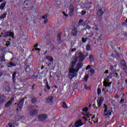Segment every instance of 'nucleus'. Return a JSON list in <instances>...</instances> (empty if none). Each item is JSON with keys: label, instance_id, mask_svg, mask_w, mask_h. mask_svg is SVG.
Masks as SVG:
<instances>
[{"label": "nucleus", "instance_id": "1", "mask_svg": "<svg viewBox=\"0 0 127 127\" xmlns=\"http://www.w3.org/2000/svg\"><path fill=\"white\" fill-rule=\"evenodd\" d=\"M85 59V57L84 55L81 52L76 53L75 57L72 58V61L71 62L69 67V79H73L74 77L77 76V73L79 71V70L82 68L83 66V64L81 63H78L75 66V64L77 63V61H79V62H83Z\"/></svg>", "mask_w": 127, "mask_h": 127}, {"label": "nucleus", "instance_id": "2", "mask_svg": "<svg viewBox=\"0 0 127 127\" xmlns=\"http://www.w3.org/2000/svg\"><path fill=\"white\" fill-rule=\"evenodd\" d=\"M104 114L105 117H109V116H111V115H112V109H108V106H107L106 104H104Z\"/></svg>", "mask_w": 127, "mask_h": 127}, {"label": "nucleus", "instance_id": "3", "mask_svg": "<svg viewBox=\"0 0 127 127\" xmlns=\"http://www.w3.org/2000/svg\"><path fill=\"white\" fill-rule=\"evenodd\" d=\"M113 73H110L109 75L106 78V80L103 82L104 87H110L112 85V82H109V79H112Z\"/></svg>", "mask_w": 127, "mask_h": 127}, {"label": "nucleus", "instance_id": "4", "mask_svg": "<svg viewBox=\"0 0 127 127\" xmlns=\"http://www.w3.org/2000/svg\"><path fill=\"white\" fill-rule=\"evenodd\" d=\"M103 102H104V98L103 97H99L97 100V103L98 108H101L102 107V104H103Z\"/></svg>", "mask_w": 127, "mask_h": 127}, {"label": "nucleus", "instance_id": "5", "mask_svg": "<svg viewBox=\"0 0 127 127\" xmlns=\"http://www.w3.org/2000/svg\"><path fill=\"white\" fill-rule=\"evenodd\" d=\"M2 35H3V37H7V36H13L14 35V34L12 32H5L4 33H1Z\"/></svg>", "mask_w": 127, "mask_h": 127}, {"label": "nucleus", "instance_id": "6", "mask_svg": "<svg viewBox=\"0 0 127 127\" xmlns=\"http://www.w3.org/2000/svg\"><path fill=\"white\" fill-rule=\"evenodd\" d=\"M38 118L40 121H43L44 120H45V119L47 118V115L45 114H41L39 115Z\"/></svg>", "mask_w": 127, "mask_h": 127}, {"label": "nucleus", "instance_id": "7", "mask_svg": "<svg viewBox=\"0 0 127 127\" xmlns=\"http://www.w3.org/2000/svg\"><path fill=\"white\" fill-rule=\"evenodd\" d=\"M82 126H83V123L81 122V120H77L74 124V127H82Z\"/></svg>", "mask_w": 127, "mask_h": 127}, {"label": "nucleus", "instance_id": "8", "mask_svg": "<svg viewBox=\"0 0 127 127\" xmlns=\"http://www.w3.org/2000/svg\"><path fill=\"white\" fill-rule=\"evenodd\" d=\"M92 118V114H90V113H86L85 116L83 117V119L85 120V121H88V119H90Z\"/></svg>", "mask_w": 127, "mask_h": 127}, {"label": "nucleus", "instance_id": "9", "mask_svg": "<svg viewBox=\"0 0 127 127\" xmlns=\"http://www.w3.org/2000/svg\"><path fill=\"white\" fill-rule=\"evenodd\" d=\"M52 101H53V97L52 96L49 97L47 99H46L47 103H52Z\"/></svg>", "mask_w": 127, "mask_h": 127}, {"label": "nucleus", "instance_id": "10", "mask_svg": "<svg viewBox=\"0 0 127 127\" xmlns=\"http://www.w3.org/2000/svg\"><path fill=\"white\" fill-rule=\"evenodd\" d=\"M23 103H24V101L23 100H22L18 104V108H19V109H21V108H22V106H23Z\"/></svg>", "mask_w": 127, "mask_h": 127}, {"label": "nucleus", "instance_id": "11", "mask_svg": "<svg viewBox=\"0 0 127 127\" xmlns=\"http://www.w3.org/2000/svg\"><path fill=\"white\" fill-rule=\"evenodd\" d=\"M73 13H74V7L70 6V10H69V14L70 15H73Z\"/></svg>", "mask_w": 127, "mask_h": 127}, {"label": "nucleus", "instance_id": "12", "mask_svg": "<svg viewBox=\"0 0 127 127\" xmlns=\"http://www.w3.org/2000/svg\"><path fill=\"white\" fill-rule=\"evenodd\" d=\"M71 33L73 36H76V35H77V30L76 29H73L72 30Z\"/></svg>", "mask_w": 127, "mask_h": 127}, {"label": "nucleus", "instance_id": "13", "mask_svg": "<svg viewBox=\"0 0 127 127\" xmlns=\"http://www.w3.org/2000/svg\"><path fill=\"white\" fill-rule=\"evenodd\" d=\"M104 13V12H103V9H100L99 10L97 11V14L98 15H102Z\"/></svg>", "mask_w": 127, "mask_h": 127}, {"label": "nucleus", "instance_id": "14", "mask_svg": "<svg viewBox=\"0 0 127 127\" xmlns=\"http://www.w3.org/2000/svg\"><path fill=\"white\" fill-rule=\"evenodd\" d=\"M14 100L13 98L11 99L8 103H7L5 105V107H9L10 105L11 104V102Z\"/></svg>", "mask_w": 127, "mask_h": 127}, {"label": "nucleus", "instance_id": "15", "mask_svg": "<svg viewBox=\"0 0 127 127\" xmlns=\"http://www.w3.org/2000/svg\"><path fill=\"white\" fill-rule=\"evenodd\" d=\"M6 13L3 14L0 16L1 19H3V20H4V19H5V18H6Z\"/></svg>", "mask_w": 127, "mask_h": 127}, {"label": "nucleus", "instance_id": "16", "mask_svg": "<svg viewBox=\"0 0 127 127\" xmlns=\"http://www.w3.org/2000/svg\"><path fill=\"white\" fill-rule=\"evenodd\" d=\"M46 59L49 61H50L51 62H53V58L48 56L46 57Z\"/></svg>", "mask_w": 127, "mask_h": 127}, {"label": "nucleus", "instance_id": "17", "mask_svg": "<svg viewBox=\"0 0 127 127\" xmlns=\"http://www.w3.org/2000/svg\"><path fill=\"white\" fill-rule=\"evenodd\" d=\"M4 6H5V4L4 3H2L0 6V9L2 10V9L4 8Z\"/></svg>", "mask_w": 127, "mask_h": 127}, {"label": "nucleus", "instance_id": "18", "mask_svg": "<svg viewBox=\"0 0 127 127\" xmlns=\"http://www.w3.org/2000/svg\"><path fill=\"white\" fill-rule=\"evenodd\" d=\"M86 50L87 51H90V50H92V48H91V46L90 45H87L86 46Z\"/></svg>", "mask_w": 127, "mask_h": 127}, {"label": "nucleus", "instance_id": "19", "mask_svg": "<svg viewBox=\"0 0 127 127\" xmlns=\"http://www.w3.org/2000/svg\"><path fill=\"white\" fill-rule=\"evenodd\" d=\"M15 76H16V72H14L13 74H12V79H13V82H14V80H15Z\"/></svg>", "mask_w": 127, "mask_h": 127}, {"label": "nucleus", "instance_id": "20", "mask_svg": "<svg viewBox=\"0 0 127 127\" xmlns=\"http://www.w3.org/2000/svg\"><path fill=\"white\" fill-rule=\"evenodd\" d=\"M25 71L26 72H29L30 71V68L29 67V66H26Z\"/></svg>", "mask_w": 127, "mask_h": 127}, {"label": "nucleus", "instance_id": "21", "mask_svg": "<svg viewBox=\"0 0 127 127\" xmlns=\"http://www.w3.org/2000/svg\"><path fill=\"white\" fill-rule=\"evenodd\" d=\"M95 73V70L92 68L90 69V75H93Z\"/></svg>", "mask_w": 127, "mask_h": 127}, {"label": "nucleus", "instance_id": "22", "mask_svg": "<svg viewBox=\"0 0 127 127\" xmlns=\"http://www.w3.org/2000/svg\"><path fill=\"white\" fill-rule=\"evenodd\" d=\"M101 92H102V90L100 88H98L97 89V94L98 95H100L101 94Z\"/></svg>", "mask_w": 127, "mask_h": 127}, {"label": "nucleus", "instance_id": "23", "mask_svg": "<svg viewBox=\"0 0 127 127\" xmlns=\"http://www.w3.org/2000/svg\"><path fill=\"white\" fill-rule=\"evenodd\" d=\"M36 102H37L36 98H33L32 99V103L33 104H35V103H36Z\"/></svg>", "mask_w": 127, "mask_h": 127}, {"label": "nucleus", "instance_id": "24", "mask_svg": "<svg viewBox=\"0 0 127 127\" xmlns=\"http://www.w3.org/2000/svg\"><path fill=\"white\" fill-rule=\"evenodd\" d=\"M48 17V14H46V15L43 16L42 19H45L46 18H47Z\"/></svg>", "mask_w": 127, "mask_h": 127}, {"label": "nucleus", "instance_id": "25", "mask_svg": "<svg viewBox=\"0 0 127 127\" xmlns=\"http://www.w3.org/2000/svg\"><path fill=\"white\" fill-rule=\"evenodd\" d=\"M89 77L88 75H86L85 77H84V81H85V82H87V81H88V78Z\"/></svg>", "mask_w": 127, "mask_h": 127}, {"label": "nucleus", "instance_id": "26", "mask_svg": "<svg viewBox=\"0 0 127 127\" xmlns=\"http://www.w3.org/2000/svg\"><path fill=\"white\" fill-rule=\"evenodd\" d=\"M37 112V111L36 110L34 111H33V112H32L30 113V115H32V116H33V115L36 114V112Z\"/></svg>", "mask_w": 127, "mask_h": 127}, {"label": "nucleus", "instance_id": "27", "mask_svg": "<svg viewBox=\"0 0 127 127\" xmlns=\"http://www.w3.org/2000/svg\"><path fill=\"white\" fill-rule=\"evenodd\" d=\"M9 65H10V66H11L12 67H14V66H15V64H13L12 63H10L9 64Z\"/></svg>", "mask_w": 127, "mask_h": 127}, {"label": "nucleus", "instance_id": "28", "mask_svg": "<svg viewBox=\"0 0 127 127\" xmlns=\"http://www.w3.org/2000/svg\"><path fill=\"white\" fill-rule=\"evenodd\" d=\"M76 50H77V48H74L73 49H71V52H75V51H76Z\"/></svg>", "mask_w": 127, "mask_h": 127}, {"label": "nucleus", "instance_id": "29", "mask_svg": "<svg viewBox=\"0 0 127 127\" xmlns=\"http://www.w3.org/2000/svg\"><path fill=\"white\" fill-rule=\"evenodd\" d=\"M84 88L85 89H86V90H90V87H88L87 85H85L84 86Z\"/></svg>", "mask_w": 127, "mask_h": 127}, {"label": "nucleus", "instance_id": "30", "mask_svg": "<svg viewBox=\"0 0 127 127\" xmlns=\"http://www.w3.org/2000/svg\"><path fill=\"white\" fill-rule=\"evenodd\" d=\"M6 46H9L10 45V43L9 42V41H7V42L6 43Z\"/></svg>", "mask_w": 127, "mask_h": 127}, {"label": "nucleus", "instance_id": "31", "mask_svg": "<svg viewBox=\"0 0 127 127\" xmlns=\"http://www.w3.org/2000/svg\"><path fill=\"white\" fill-rule=\"evenodd\" d=\"M90 68H91V65H88L87 66V67H86V70H89V69H90Z\"/></svg>", "mask_w": 127, "mask_h": 127}, {"label": "nucleus", "instance_id": "32", "mask_svg": "<svg viewBox=\"0 0 127 127\" xmlns=\"http://www.w3.org/2000/svg\"><path fill=\"white\" fill-rule=\"evenodd\" d=\"M83 112H88V108H85L82 110Z\"/></svg>", "mask_w": 127, "mask_h": 127}, {"label": "nucleus", "instance_id": "33", "mask_svg": "<svg viewBox=\"0 0 127 127\" xmlns=\"http://www.w3.org/2000/svg\"><path fill=\"white\" fill-rule=\"evenodd\" d=\"M46 87H47V89H48V90H50V86H49V85H48V83H47Z\"/></svg>", "mask_w": 127, "mask_h": 127}, {"label": "nucleus", "instance_id": "34", "mask_svg": "<svg viewBox=\"0 0 127 127\" xmlns=\"http://www.w3.org/2000/svg\"><path fill=\"white\" fill-rule=\"evenodd\" d=\"M63 108H64V109L66 108H67V106H66V104H65L64 103H63Z\"/></svg>", "mask_w": 127, "mask_h": 127}, {"label": "nucleus", "instance_id": "35", "mask_svg": "<svg viewBox=\"0 0 127 127\" xmlns=\"http://www.w3.org/2000/svg\"><path fill=\"white\" fill-rule=\"evenodd\" d=\"M81 14L82 15H84V14H86V12L85 11H82Z\"/></svg>", "mask_w": 127, "mask_h": 127}, {"label": "nucleus", "instance_id": "36", "mask_svg": "<svg viewBox=\"0 0 127 127\" xmlns=\"http://www.w3.org/2000/svg\"><path fill=\"white\" fill-rule=\"evenodd\" d=\"M3 99H2V97H0V104H1V103H2L3 102Z\"/></svg>", "mask_w": 127, "mask_h": 127}, {"label": "nucleus", "instance_id": "37", "mask_svg": "<svg viewBox=\"0 0 127 127\" xmlns=\"http://www.w3.org/2000/svg\"><path fill=\"white\" fill-rule=\"evenodd\" d=\"M64 15V16H65L66 17H67L68 16V14L65 13V12H63Z\"/></svg>", "mask_w": 127, "mask_h": 127}, {"label": "nucleus", "instance_id": "38", "mask_svg": "<svg viewBox=\"0 0 127 127\" xmlns=\"http://www.w3.org/2000/svg\"><path fill=\"white\" fill-rule=\"evenodd\" d=\"M93 57L94 56L93 55H90L89 56V59H92Z\"/></svg>", "mask_w": 127, "mask_h": 127}, {"label": "nucleus", "instance_id": "39", "mask_svg": "<svg viewBox=\"0 0 127 127\" xmlns=\"http://www.w3.org/2000/svg\"><path fill=\"white\" fill-rule=\"evenodd\" d=\"M8 127H12V124H11V123H9L8 124Z\"/></svg>", "mask_w": 127, "mask_h": 127}, {"label": "nucleus", "instance_id": "40", "mask_svg": "<svg viewBox=\"0 0 127 127\" xmlns=\"http://www.w3.org/2000/svg\"><path fill=\"white\" fill-rule=\"evenodd\" d=\"M82 42H85L86 41V40H85V38H82Z\"/></svg>", "mask_w": 127, "mask_h": 127}, {"label": "nucleus", "instance_id": "41", "mask_svg": "<svg viewBox=\"0 0 127 127\" xmlns=\"http://www.w3.org/2000/svg\"><path fill=\"white\" fill-rule=\"evenodd\" d=\"M123 64H122V66H126V64H125V61H123Z\"/></svg>", "mask_w": 127, "mask_h": 127}, {"label": "nucleus", "instance_id": "42", "mask_svg": "<svg viewBox=\"0 0 127 127\" xmlns=\"http://www.w3.org/2000/svg\"><path fill=\"white\" fill-rule=\"evenodd\" d=\"M105 74H108L109 73V70H105Z\"/></svg>", "mask_w": 127, "mask_h": 127}, {"label": "nucleus", "instance_id": "43", "mask_svg": "<svg viewBox=\"0 0 127 127\" xmlns=\"http://www.w3.org/2000/svg\"><path fill=\"white\" fill-rule=\"evenodd\" d=\"M47 21H48L47 19H45V20L44 21V23H47Z\"/></svg>", "mask_w": 127, "mask_h": 127}, {"label": "nucleus", "instance_id": "44", "mask_svg": "<svg viewBox=\"0 0 127 127\" xmlns=\"http://www.w3.org/2000/svg\"><path fill=\"white\" fill-rule=\"evenodd\" d=\"M2 60H1V61H4V56H2Z\"/></svg>", "mask_w": 127, "mask_h": 127}, {"label": "nucleus", "instance_id": "45", "mask_svg": "<svg viewBox=\"0 0 127 127\" xmlns=\"http://www.w3.org/2000/svg\"><path fill=\"white\" fill-rule=\"evenodd\" d=\"M83 22L82 20H79V23H81Z\"/></svg>", "mask_w": 127, "mask_h": 127}, {"label": "nucleus", "instance_id": "46", "mask_svg": "<svg viewBox=\"0 0 127 127\" xmlns=\"http://www.w3.org/2000/svg\"><path fill=\"white\" fill-rule=\"evenodd\" d=\"M123 102H124V99H121V103H123Z\"/></svg>", "mask_w": 127, "mask_h": 127}, {"label": "nucleus", "instance_id": "47", "mask_svg": "<svg viewBox=\"0 0 127 127\" xmlns=\"http://www.w3.org/2000/svg\"><path fill=\"white\" fill-rule=\"evenodd\" d=\"M119 58V55H117L116 59H118Z\"/></svg>", "mask_w": 127, "mask_h": 127}, {"label": "nucleus", "instance_id": "48", "mask_svg": "<svg viewBox=\"0 0 127 127\" xmlns=\"http://www.w3.org/2000/svg\"><path fill=\"white\" fill-rule=\"evenodd\" d=\"M35 50H40V49H39V48H36Z\"/></svg>", "mask_w": 127, "mask_h": 127}, {"label": "nucleus", "instance_id": "49", "mask_svg": "<svg viewBox=\"0 0 127 127\" xmlns=\"http://www.w3.org/2000/svg\"><path fill=\"white\" fill-rule=\"evenodd\" d=\"M2 74L1 73H0V77H1Z\"/></svg>", "mask_w": 127, "mask_h": 127}, {"label": "nucleus", "instance_id": "50", "mask_svg": "<svg viewBox=\"0 0 127 127\" xmlns=\"http://www.w3.org/2000/svg\"><path fill=\"white\" fill-rule=\"evenodd\" d=\"M104 91H105V88L102 89V92H104Z\"/></svg>", "mask_w": 127, "mask_h": 127}, {"label": "nucleus", "instance_id": "51", "mask_svg": "<svg viewBox=\"0 0 127 127\" xmlns=\"http://www.w3.org/2000/svg\"><path fill=\"white\" fill-rule=\"evenodd\" d=\"M22 52H24V49H22V51H21Z\"/></svg>", "mask_w": 127, "mask_h": 127}, {"label": "nucleus", "instance_id": "52", "mask_svg": "<svg viewBox=\"0 0 127 127\" xmlns=\"http://www.w3.org/2000/svg\"><path fill=\"white\" fill-rule=\"evenodd\" d=\"M37 44L35 45V47H37Z\"/></svg>", "mask_w": 127, "mask_h": 127}, {"label": "nucleus", "instance_id": "53", "mask_svg": "<svg viewBox=\"0 0 127 127\" xmlns=\"http://www.w3.org/2000/svg\"><path fill=\"white\" fill-rule=\"evenodd\" d=\"M3 0H0V2H1Z\"/></svg>", "mask_w": 127, "mask_h": 127}, {"label": "nucleus", "instance_id": "54", "mask_svg": "<svg viewBox=\"0 0 127 127\" xmlns=\"http://www.w3.org/2000/svg\"><path fill=\"white\" fill-rule=\"evenodd\" d=\"M126 83L127 84V80H125Z\"/></svg>", "mask_w": 127, "mask_h": 127}, {"label": "nucleus", "instance_id": "55", "mask_svg": "<svg viewBox=\"0 0 127 127\" xmlns=\"http://www.w3.org/2000/svg\"><path fill=\"white\" fill-rule=\"evenodd\" d=\"M43 68H44L43 66H42V68H41V69H43Z\"/></svg>", "mask_w": 127, "mask_h": 127}, {"label": "nucleus", "instance_id": "56", "mask_svg": "<svg viewBox=\"0 0 127 127\" xmlns=\"http://www.w3.org/2000/svg\"><path fill=\"white\" fill-rule=\"evenodd\" d=\"M17 111H18V108L17 109Z\"/></svg>", "mask_w": 127, "mask_h": 127}, {"label": "nucleus", "instance_id": "57", "mask_svg": "<svg viewBox=\"0 0 127 127\" xmlns=\"http://www.w3.org/2000/svg\"><path fill=\"white\" fill-rule=\"evenodd\" d=\"M72 125H70L69 127H71Z\"/></svg>", "mask_w": 127, "mask_h": 127}, {"label": "nucleus", "instance_id": "58", "mask_svg": "<svg viewBox=\"0 0 127 127\" xmlns=\"http://www.w3.org/2000/svg\"><path fill=\"white\" fill-rule=\"evenodd\" d=\"M40 95V96H41V94H39Z\"/></svg>", "mask_w": 127, "mask_h": 127}, {"label": "nucleus", "instance_id": "59", "mask_svg": "<svg viewBox=\"0 0 127 127\" xmlns=\"http://www.w3.org/2000/svg\"><path fill=\"white\" fill-rule=\"evenodd\" d=\"M107 92H109V91L107 90Z\"/></svg>", "mask_w": 127, "mask_h": 127}, {"label": "nucleus", "instance_id": "60", "mask_svg": "<svg viewBox=\"0 0 127 127\" xmlns=\"http://www.w3.org/2000/svg\"><path fill=\"white\" fill-rule=\"evenodd\" d=\"M90 28V27H88V28Z\"/></svg>", "mask_w": 127, "mask_h": 127}, {"label": "nucleus", "instance_id": "61", "mask_svg": "<svg viewBox=\"0 0 127 127\" xmlns=\"http://www.w3.org/2000/svg\"><path fill=\"white\" fill-rule=\"evenodd\" d=\"M116 75H117V73H115Z\"/></svg>", "mask_w": 127, "mask_h": 127}]
</instances>
